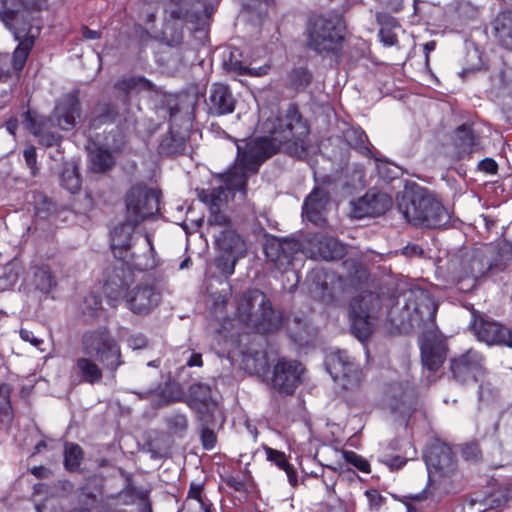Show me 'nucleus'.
I'll use <instances>...</instances> for the list:
<instances>
[{
  "label": "nucleus",
  "instance_id": "obj_1",
  "mask_svg": "<svg viewBox=\"0 0 512 512\" xmlns=\"http://www.w3.org/2000/svg\"><path fill=\"white\" fill-rule=\"evenodd\" d=\"M267 130L270 137L242 140L237 144V158L226 174V187L219 186L199 192V199L208 205L210 211L222 209L227 203L228 191L245 193L248 177L256 174L262 163L278 151L282 150L297 158L307 155L306 138L309 129L295 108L291 107L284 116L271 120Z\"/></svg>",
  "mask_w": 512,
  "mask_h": 512
},
{
  "label": "nucleus",
  "instance_id": "obj_2",
  "mask_svg": "<svg viewBox=\"0 0 512 512\" xmlns=\"http://www.w3.org/2000/svg\"><path fill=\"white\" fill-rule=\"evenodd\" d=\"M512 263V245L487 244L456 255L448 263L450 280L463 291L471 290L482 277L503 272Z\"/></svg>",
  "mask_w": 512,
  "mask_h": 512
},
{
  "label": "nucleus",
  "instance_id": "obj_3",
  "mask_svg": "<svg viewBox=\"0 0 512 512\" xmlns=\"http://www.w3.org/2000/svg\"><path fill=\"white\" fill-rule=\"evenodd\" d=\"M135 196L145 197V194L138 190L131 194L128 202V216H126L125 222L116 226L111 233V248L116 258L123 262H131L135 267L143 270L147 269L152 264L149 262L142 263L140 261V255L133 250V246L137 240H140L143 248L145 249V257L148 256L149 258H152L154 253L153 244L148 234L144 236H137L135 238L133 233L139 223L144 221L146 218L155 215L156 200L153 195L148 197L146 206L144 210H142V214L139 215V211L135 210Z\"/></svg>",
  "mask_w": 512,
  "mask_h": 512
},
{
  "label": "nucleus",
  "instance_id": "obj_4",
  "mask_svg": "<svg viewBox=\"0 0 512 512\" xmlns=\"http://www.w3.org/2000/svg\"><path fill=\"white\" fill-rule=\"evenodd\" d=\"M132 281L131 272L124 267L115 268L113 274L105 282V293L111 301L125 298L128 309L137 315L151 313L162 300V289L153 282H145L136 285L127 291Z\"/></svg>",
  "mask_w": 512,
  "mask_h": 512
},
{
  "label": "nucleus",
  "instance_id": "obj_5",
  "mask_svg": "<svg viewBox=\"0 0 512 512\" xmlns=\"http://www.w3.org/2000/svg\"><path fill=\"white\" fill-rule=\"evenodd\" d=\"M398 210L408 223L421 228L440 229L451 219L436 196L422 187L406 192L398 202Z\"/></svg>",
  "mask_w": 512,
  "mask_h": 512
},
{
  "label": "nucleus",
  "instance_id": "obj_6",
  "mask_svg": "<svg viewBox=\"0 0 512 512\" xmlns=\"http://www.w3.org/2000/svg\"><path fill=\"white\" fill-rule=\"evenodd\" d=\"M239 320L259 333L275 332L282 326L283 315L272 307L265 293L258 289L244 292L237 301Z\"/></svg>",
  "mask_w": 512,
  "mask_h": 512
},
{
  "label": "nucleus",
  "instance_id": "obj_7",
  "mask_svg": "<svg viewBox=\"0 0 512 512\" xmlns=\"http://www.w3.org/2000/svg\"><path fill=\"white\" fill-rule=\"evenodd\" d=\"M82 349L86 355L96 357L112 373L124 364L120 346L107 328L86 332L82 337Z\"/></svg>",
  "mask_w": 512,
  "mask_h": 512
},
{
  "label": "nucleus",
  "instance_id": "obj_8",
  "mask_svg": "<svg viewBox=\"0 0 512 512\" xmlns=\"http://www.w3.org/2000/svg\"><path fill=\"white\" fill-rule=\"evenodd\" d=\"M343 27L340 20L317 16L307 26V45L319 54L336 52L343 41Z\"/></svg>",
  "mask_w": 512,
  "mask_h": 512
},
{
  "label": "nucleus",
  "instance_id": "obj_9",
  "mask_svg": "<svg viewBox=\"0 0 512 512\" xmlns=\"http://www.w3.org/2000/svg\"><path fill=\"white\" fill-rule=\"evenodd\" d=\"M380 310L381 300L376 293L365 292L352 299L349 309L351 330L359 340L371 335Z\"/></svg>",
  "mask_w": 512,
  "mask_h": 512
},
{
  "label": "nucleus",
  "instance_id": "obj_10",
  "mask_svg": "<svg viewBox=\"0 0 512 512\" xmlns=\"http://www.w3.org/2000/svg\"><path fill=\"white\" fill-rule=\"evenodd\" d=\"M405 310L409 315V324L412 327L435 328L437 304L431 295L424 289L415 288L406 294Z\"/></svg>",
  "mask_w": 512,
  "mask_h": 512
},
{
  "label": "nucleus",
  "instance_id": "obj_11",
  "mask_svg": "<svg viewBox=\"0 0 512 512\" xmlns=\"http://www.w3.org/2000/svg\"><path fill=\"white\" fill-rule=\"evenodd\" d=\"M325 364L334 381L339 382L344 389H353L360 384L362 371L346 351L330 353Z\"/></svg>",
  "mask_w": 512,
  "mask_h": 512
},
{
  "label": "nucleus",
  "instance_id": "obj_12",
  "mask_svg": "<svg viewBox=\"0 0 512 512\" xmlns=\"http://www.w3.org/2000/svg\"><path fill=\"white\" fill-rule=\"evenodd\" d=\"M304 367L296 360L279 359L269 380L271 387L282 395H292L302 381Z\"/></svg>",
  "mask_w": 512,
  "mask_h": 512
},
{
  "label": "nucleus",
  "instance_id": "obj_13",
  "mask_svg": "<svg viewBox=\"0 0 512 512\" xmlns=\"http://www.w3.org/2000/svg\"><path fill=\"white\" fill-rule=\"evenodd\" d=\"M263 249L267 260L272 263L275 268L285 272L292 266L296 255L299 252H303V243H299L294 239L268 237L264 243Z\"/></svg>",
  "mask_w": 512,
  "mask_h": 512
},
{
  "label": "nucleus",
  "instance_id": "obj_14",
  "mask_svg": "<svg viewBox=\"0 0 512 512\" xmlns=\"http://www.w3.org/2000/svg\"><path fill=\"white\" fill-rule=\"evenodd\" d=\"M470 328L479 341L512 348V330L500 323L475 319Z\"/></svg>",
  "mask_w": 512,
  "mask_h": 512
},
{
  "label": "nucleus",
  "instance_id": "obj_15",
  "mask_svg": "<svg viewBox=\"0 0 512 512\" xmlns=\"http://www.w3.org/2000/svg\"><path fill=\"white\" fill-rule=\"evenodd\" d=\"M303 253L315 260L332 261L344 256L345 247L333 237L313 236L303 243Z\"/></svg>",
  "mask_w": 512,
  "mask_h": 512
},
{
  "label": "nucleus",
  "instance_id": "obj_16",
  "mask_svg": "<svg viewBox=\"0 0 512 512\" xmlns=\"http://www.w3.org/2000/svg\"><path fill=\"white\" fill-rule=\"evenodd\" d=\"M483 356L473 349L451 360L450 368L455 379L460 382L477 380L484 372Z\"/></svg>",
  "mask_w": 512,
  "mask_h": 512
},
{
  "label": "nucleus",
  "instance_id": "obj_17",
  "mask_svg": "<svg viewBox=\"0 0 512 512\" xmlns=\"http://www.w3.org/2000/svg\"><path fill=\"white\" fill-rule=\"evenodd\" d=\"M352 215L361 219L384 214L392 205L391 197L383 192L368 191L363 197L352 203Z\"/></svg>",
  "mask_w": 512,
  "mask_h": 512
},
{
  "label": "nucleus",
  "instance_id": "obj_18",
  "mask_svg": "<svg viewBox=\"0 0 512 512\" xmlns=\"http://www.w3.org/2000/svg\"><path fill=\"white\" fill-rule=\"evenodd\" d=\"M80 116V104L76 93H68L62 96L54 108L53 114L47 120L51 125L63 130L72 129L76 119Z\"/></svg>",
  "mask_w": 512,
  "mask_h": 512
},
{
  "label": "nucleus",
  "instance_id": "obj_19",
  "mask_svg": "<svg viewBox=\"0 0 512 512\" xmlns=\"http://www.w3.org/2000/svg\"><path fill=\"white\" fill-rule=\"evenodd\" d=\"M445 340L438 336L434 329L423 335L421 342V359L425 367L431 371L437 370L446 358Z\"/></svg>",
  "mask_w": 512,
  "mask_h": 512
},
{
  "label": "nucleus",
  "instance_id": "obj_20",
  "mask_svg": "<svg viewBox=\"0 0 512 512\" xmlns=\"http://www.w3.org/2000/svg\"><path fill=\"white\" fill-rule=\"evenodd\" d=\"M425 461L429 469L448 476L456 470V460L451 448L444 443H436L428 448Z\"/></svg>",
  "mask_w": 512,
  "mask_h": 512
},
{
  "label": "nucleus",
  "instance_id": "obj_21",
  "mask_svg": "<svg viewBox=\"0 0 512 512\" xmlns=\"http://www.w3.org/2000/svg\"><path fill=\"white\" fill-rule=\"evenodd\" d=\"M208 113L214 116L230 114L235 109L236 100L227 85L214 83L205 100Z\"/></svg>",
  "mask_w": 512,
  "mask_h": 512
},
{
  "label": "nucleus",
  "instance_id": "obj_22",
  "mask_svg": "<svg viewBox=\"0 0 512 512\" xmlns=\"http://www.w3.org/2000/svg\"><path fill=\"white\" fill-rule=\"evenodd\" d=\"M330 200L329 192L321 187H316L306 197L303 204V215L310 222L322 226L325 224V213Z\"/></svg>",
  "mask_w": 512,
  "mask_h": 512
},
{
  "label": "nucleus",
  "instance_id": "obj_23",
  "mask_svg": "<svg viewBox=\"0 0 512 512\" xmlns=\"http://www.w3.org/2000/svg\"><path fill=\"white\" fill-rule=\"evenodd\" d=\"M20 18L21 15H18L12 20H6L10 25V30L13 32L15 39L18 41V46L14 50L12 57V66L15 71H20L24 67L35 40V35H28V29L26 27H17L16 22Z\"/></svg>",
  "mask_w": 512,
  "mask_h": 512
},
{
  "label": "nucleus",
  "instance_id": "obj_24",
  "mask_svg": "<svg viewBox=\"0 0 512 512\" xmlns=\"http://www.w3.org/2000/svg\"><path fill=\"white\" fill-rule=\"evenodd\" d=\"M214 238L220 253L232 254L235 257H244L246 254L245 241L233 228L221 229L219 234L214 231Z\"/></svg>",
  "mask_w": 512,
  "mask_h": 512
},
{
  "label": "nucleus",
  "instance_id": "obj_25",
  "mask_svg": "<svg viewBox=\"0 0 512 512\" xmlns=\"http://www.w3.org/2000/svg\"><path fill=\"white\" fill-rule=\"evenodd\" d=\"M22 123L24 127L39 137V142L47 147L58 145L62 137L56 133L45 131L48 123L47 119L35 117L30 111L23 113Z\"/></svg>",
  "mask_w": 512,
  "mask_h": 512
},
{
  "label": "nucleus",
  "instance_id": "obj_26",
  "mask_svg": "<svg viewBox=\"0 0 512 512\" xmlns=\"http://www.w3.org/2000/svg\"><path fill=\"white\" fill-rule=\"evenodd\" d=\"M128 106H123L120 110L114 103H100L94 110L93 117L90 119V127L98 128L105 123L115 122L118 119H126Z\"/></svg>",
  "mask_w": 512,
  "mask_h": 512
},
{
  "label": "nucleus",
  "instance_id": "obj_27",
  "mask_svg": "<svg viewBox=\"0 0 512 512\" xmlns=\"http://www.w3.org/2000/svg\"><path fill=\"white\" fill-rule=\"evenodd\" d=\"M114 88L123 94L120 98L122 106L129 105V94L143 90L156 91L155 85L144 77H129L117 81Z\"/></svg>",
  "mask_w": 512,
  "mask_h": 512
},
{
  "label": "nucleus",
  "instance_id": "obj_28",
  "mask_svg": "<svg viewBox=\"0 0 512 512\" xmlns=\"http://www.w3.org/2000/svg\"><path fill=\"white\" fill-rule=\"evenodd\" d=\"M494 35L501 46L512 50V11L499 13L492 22Z\"/></svg>",
  "mask_w": 512,
  "mask_h": 512
},
{
  "label": "nucleus",
  "instance_id": "obj_29",
  "mask_svg": "<svg viewBox=\"0 0 512 512\" xmlns=\"http://www.w3.org/2000/svg\"><path fill=\"white\" fill-rule=\"evenodd\" d=\"M74 371L82 382L91 385L100 383L103 378L102 369L89 357H79L76 359Z\"/></svg>",
  "mask_w": 512,
  "mask_h": 512
},
{
  "label": "nucleus",
  "instance_id": "obj_30",
  "mask_svg": "<svg viewBox=\"0 0 512 512\" xmlns=\"http://www.w3.org/2000/svg\"><path fill=\"white\" fill-rule=\"evenodd\" d=\"M29 283L34 286L36 290L47 294L56 287L57 280L48 265H40L32 268Z\"/></svg>",
  "mask_w": 512,
  "mask_h": 512
},
{
  "label": "nucleus",
  "instance_id": "obj_31",
  "mask_svg": "<svg viewBox=\"0 0 512 512\" xmlns=\"http://www.w3.org/2000/svg\"><path fill=\"white\" fill-rule=\"evenodd\" d=\"M476 146L473 130L468 125H461L455 131L456 158L458 160L470 156Z\"/></svg>",
  "mask_w": 512,
  "mask_h": 512
},
{
  "label": "nucleus",
  "instance_id": "obj_32",
  "mask_svg": "<svg viewBox=\"0 0 512 512\" xmlns=\"http://www.w3.org/2000/svg\"><path fill=\"white\" fill-rule=\"evenodd\" d=\"M162 40L171 47L179 46L183 41V25L164 19Z\"/></svg>",
  "mask_w": 512,
  "mask_h": 512
},
{
  "label": "nucleus",
  "instance_id": "obj_33",
  "mask_svg": "<svg viewBox=\"0 0 512 512\" xmlns=\"http://www.w3.org/2000/svg\"><path fill=\"white\" fill-rule=\"evenodd\" d=\"M266 455L268 460L274 462L280 469H283L286 472L289 483L296 486L297 474L287 462L285 454L272 448H266Z\"/></svg>",
  "mask_w": 512,
  "mask_h": 512
},
{
  "label": "nucleus",
  "instance_id": "obj_34",
  "mask_svg": "<svg viewBox=\"0 0 512 512\" xmlns=\"http://www.w3.org/2000/svg\"><path fill=\"white\" fill-rule=\"evenodd\" d=\"M140 191V192H143V194H145V197L144 196H141V197H138V196H135L134 197V200H135V210H138L139 211V215L142 214V210H144L145 206H146V203H147V199L148 197H150L151 195L154 196L155 200H156V209H155V214L158 212L159 210V194L156 190L154 189H149V188H146V187H141V186H135V187H132L130 189V191L128 192L127 196H126V209L128 210V202L130 200V196L131 194L134 192V191Z\"/></svg>",
  "mask_w": 512,
  "mask_h": 512
},
{
  "label": "nucleus",
  "instance_id": "obj_35",
  "mask_svg": "<svg viewBox=\"0 0 512 512\" xmlns=\"http://www.w3.org/2000/svg\"><path fill=\"white\" fill-rule=\"evenodd\" d=\"M83 458L82 448L74 443H68L64 449V464L70 471H75Z\"/></svg>",
  "mask_w": 512,
  "mask_h": 512
},
{
  "label": "nucleus",
  "instance_id": "obj_36",
  "mask_svg": "<svg viewBox=\"0 0 512 512\" xmlns=\"http://www.w3.org/2000/svg\"><path fill=\"white\" fill-rule=\"evenodd\" d=\"M114 164L112 154L103 149H98L91 154V167L93 171L104 172L110 169Z\"/></svg>",
  "mask_w": 512,
  "mask_h": 512
},
{
  "label": "nucleus",
  "instance_id": "obj_37",
  "mask_svg": "<svg viewBox=\"0 0 512 512\" xmlns=\"http://www.w3.org/2000/svg\"><path fill=\"white\" fill-rule=\"evenodd\" d=\"M61 185L74 194L80 189V177L75 165L66 167L60 177Z\"/></svg>",
  "mask_w": 512,
  "mask_h": 512
},
{
  "label": "nucleus",
  "instance_id": "obj_38",
  "mask_svg": "<svg viewBox=\"0 0 512 512\" xmlns=\"http://www.w3.org/2000/svg\"><path fill=\"white\" fill-rule=\"evenodd\" d=\"M345 138L352 147L360 151L362 154L368 155L370 153V150L366 145L368 139L363 130L349 129L345 133Z\"/></svg>",
  "mask_w": 512,
  "mask_h": 512
},
{
  "label": "nucleus",
  "instance_id": "obj_39",
  "mask_svg": "<svg viewBox=\"0 0 512 512\" xmlns=\"http://www.w3.org/2000/svg\"><path fill=\"white\" fill-rule=\"evenodd\" d=\"M226 228H232V225L228 216L222 212V209L210 211L208 232L214 236V231L219 234V230Z\"/></svg>",
  "mask_w": 512,
  "mask_h": 512
},
{
  "label": "nucleus",
  "instance_id": "obj_40",
  "mask_svg": "<svg viewBox=\"0 0 512 512\" xmlns=\"http://www.w3.org/2000/svg\"><path fill=\"white\" fill-rule=\"evenodd\" d=\"M307 327V320L303 316L294 315L287 320V329L291 336L297 341L304 340V332Z\"/></svg>",
  "mask_w": 512,
  "mask_h": 512
},
{
  "label": "nucleus",
  "instance_id": "obj_41",
  "mask_svg": "<svg viewBox=\"0 0 512 512\" xmlns=\"http://www.w3.org/2000/svg\"><path fill=\"white\" fill-rule=\"evenodd\" d=\"M396 27H399V23L395 18L392 17L388 18L385 23H382L379 36L385 45L392 46L397 43V35L392 30Z\"/></svg>",
  "mask_w": 512,
  "mask_h": 512
},
{
  "label": "nucleus",
  "instance_id": "obj_42",
  "mask_svg": "<svg viewBox=\"0 0 512 512\" xmlns=\"http://www.w3.org/2000/svg\"><path fill=\"white\" fill-rule=\"evenodd\" d=\"M190 394L194 402L203 404L207 409L211 400V390L208 385L197 383L191 386Z\"/></svg>",
  "mask_w": 512,
  "mask_h": 512
},
{
  "label": "nucleus",
  "instance_id": "obj_43",
  "mask_svg": "<svg viewBox=\"0 0 512 512\" xmlns=\"http://www.w3.org/2000/svg\"><path fill=\"white\" fill-rule=\"evenodd\" d=\"M241 257H235L232 254L221 253L216 259V267L225 275H232L235 270V265Z\"/></svg>",
  "mask_w": 512,
  "mask_h": 512
},
{
  "label": "nucleus",
  "instance_id": "obj_44",
  "mask_svg": "<svg viewBox=\"0 0 512 512\" xmlns=\"http://www.w3.org/2000/svg\"><path fill=\"white\" fill-rule=\"evenodd\" d=\"M21 15V18L16 22V25L18 28L26 27L28 29V35H33L31 33L32 27L29 21V12L26 10L22 11H7L4 14L3 21L5 25L10 29V25L7 23L6 20H12L14 17Z\"/></svg>",
  "mask_w": 512,
  "mask_h": 512
},
{
  "label": "nucleus",
  "instance_id": "obj_45",
  "mask_svg": "<svg viewBox=\"0 0 512 512\" xmlns=\"http://www.w3.org/2000/svg\"><path fill=\"white\" fill-rule=\"evenodd\" d=\"M187 0H172L175 4H178V7H171L165 11L166 16L165 19L170 20L171 22H179L186 18L188 14V9L184 8V4H186Z\"/></svg>",
  "mask_w": 512,
  "mask_h": 512
},
{
  "label": "nucleus",
  "instance_id": "obj_46",
  "mask_svg": "<svg viewBox=\"0 0 512 512\" xmlns=\"http://www.w3.org/2000/svg\"><path fill=\"white\" fill-rule=\"evenodd\" d=\"M344 459L346 462L355 466L358 470L364 473L370 472V464L366 459L358 455L353 451H344L343 452Z\"/></svg>",
  "mask_w": 512,
  "mask_h": 512
},
{
  "label": "nucleus",
  "instance_id": "obj_47",
  "mask_svg": "<svg viewBox=\"0 0 512 512\" xmlns=\"http://www.w3.org/2000/svg\"><path fill=\"white\" fill-rule=\"evenodd\" d=\"M101 307L102 302L100 297L91 293L84 299L83 313L87 314L88 316H95Z\"/></svg>",
  "mask_w": 512,
  "mask_h": 512
},
{
  "label": "nucleus",
  "instance_id": "obj_48",
  "mask_svg": "<svg viewBox=\"0 0 512 512\" xmlns=\"http://www.w3.org/2000/svg\"><path fill=\"white\" fill-rule=\"evenodd\" d=\"M311 75L308 70L304 68L294 69L290 74L291 83L297 87H305L310 83Z\"/></svg>",
  "mask_w": 512,
  "mask_h": 512
},
{
  "label": "nucleus",
  "instance_id": "obj_49",
  "mask_svg": "<svg viewBox=\"0 0 512 512\" xmlns=\"http://www.w3.org/2000/svg\"><path fill=\"white\" fill-rule=\"evenodd\" d=\"M179 512H210V504L206 500H185Z\"/></svg>",
  "mask_w": 512,
  "mask_h": 512
},
{
  "label": "nucleus",
  "instance_id": "obj_50",
  "mask_svg": "<svg viewBox=\"0 0 512 512\" xmlns=\"http://www.w3.org/2000/svg\"><path fill=\"white\" fill-rule=\"evenodd\" d=\"M168 427L174 432H182L187 428V419L183 414H172L166 418Z\"/></svg>",
  "mask_w": 512,
  "mask_h": 512
},
{
  "label": "nucleus",
  "instance_id": "obj_51",
  "mask_svg": "<svg viewBox=\"0 0 512 512\" xmlns=\"http://www.w3.org/2000/svg\"><path fill=\"white\" fill-rule=\"evenodd\" d=\"M24 158L26 165L30 168L31 174L35 176L37 174V157L35 147L30 146L24 150Z\"/></svg>",
  "mask_w": 512,
  "mask_h": 512
},
{
  "label": "nucleus",
  "instance_id": "obj_52",
  "mask_svg": "<svg viewBox=\"0 0 512 512\" xmlns=\"http://www.w3.org/2000/svg\"><path fill=\"white\" fill-rule=\"evenodd\" d=\"M180 399L179 396H174L172 392H169L167 390H162L159 394L158 400H153V406L154 407H163L170 403L176 402Z\"/></svg>",
  "mask_w": 512,
  "mask_h": 512
},
{
  "label": "nucleus",
  "instance_id": "obj_53",
  "mask_svg": "<svg viewBox=\"0 0 512 512\" xmlns=\"http://www.w3.org/2000/svg\"><path fill=\"white\" fill-rule=\"evenodd\" d=\"M201 439L203 446L206 449H211L214 447L216 443V435L213 430L208 428H203L201 432Z\"/></svg>",
  "mask_w": 512,
  "mask_h": 512
},
{
  "label": "nucleus",
  "instance_id": "obj_54",
  "mask_svg": "<svg viewBox=\"0 0 512 512\" xmlns=\"http://www.w3.org/2000/svg\"><path fill=\"white\" fill-rule=\"evenodd\" d=\"M128 345L133 350L142 349V348H145L147 346V339L142 334L131 335L128 338Z\"/></svg>",
  "mask_w": 512,
  "mask_h": 512
},
{
  "label": "nucleus",
  "instance_id": "obj_55",
  "mask_svg": "<svg viewBox=\"0 0 512 512\" xmlns=\"http://www.w3.org/2000/svg\"><path fill=\"white\" fill-rule=\"evenodd\" d=\"M478 168L480 171H483L488 174H495L498 169V165L492 158H485L478 164Z\"/></svg>",
  "mask_w": 512,
  "mask_h": 512
},
{
  "label": "nucleus",
  "instance_id": "obj_56",
  "mask_svg": "<svg viewBox=\"0 0 512 512\" xmlns=\"http://www.w3.org/2000/svg\"><path fill=\"white\" fill-rule=\"evenodd\" d=\"M203 485L201 483H191L186 500H205L202 497Z\"/></svg>",
  "mask_w": 512,
  "mask_h": 512
},
{
  "label": "nucleus",
  "instance_id": "obj_57",
  "mask_svg": "<svg viewBox=\"0 0 512 512\" xmlns=\"http://www.w3.org/2000/svg\"><path fill=\"white\" fill-rule=\"evenodd\" d=\"M227 68L231 71H234L240 75H244L248 73L249 67L244 66L240 61L233 60L230 58L229 62L226 63Z\"/></svg>",
  "mask_w": 512,
  "mask_h": 512
},
{
  "label": "nucleus",
  "instance_id": "obj_58",
  "mask_svg": "<svg viewBox=\"0 0 512 512\" xmlns=\"http://www.w3.org/2000/svg\"><path fill=\"white\" fill-rule=\"evenodd\" d=\"M7 62V56L0 57V82H6L11 77Z\"/></svg>",
  "mask_w": 512,
  "mask_h": 512
},
{
  "label": "nucleus",
  "instance_id": "obj_59",
  "mask_svg": "<svg viewBox=\"0 0 512 512\" xmlns=\"http://www.w3.org/2000/svg\"><path fill=\"white\" fill-rule=\"evenodd\" d=\"M20 336L24 341L30 342L35 347H39L43 343V340L35 337L31 331L26 329L20 330Z\"/></svg>",
  "mask_w": 512,
  "mask_h": 512
},
{
  "label": "nucleus",
  "instance_id": "obj_60",
  "mask_svg": "<svg viewBox=\"0 0 512 512\" xmlns=\"http://www.w3.org/2000/svg\"><path fill=\"white\" fill-rule=\"evenodd\" d=\"M494 388L489 383H482L479 386V398L480 400H486L490 396L494 395Z\"/></svg>",
  "mask_w": 512,
  "mask_h": 512
},
{
  "label": "nucleus",
  "instance_id": "obj_61",
  "mask_svg": "<svg viewBox=\"0 0 512 512\" xmlns=\"http://www.w3.org/2000/svg\"><path fill=\"white\" fill-rule=\"evenodd\" d=\"M4 278L8 281V284L5 287L12 286L18 280V272L14 269V266H10L6 268V272Z\"/></svg>",
  "mask_w": 512,
  "mask_h": 512
},
{
  "label": "nucleus",
  "instance_id": "obj_62",
  "mask_svg": "<svg viewBox=\"0 0 512 512\" xmlns=\"http://www.w3.org/2000/svg\"><path fill=\"white\" fill-rule=\"evenodd\" d=\"M157 391L158 389L151 385L144 391H132V393L136 394L138 398L141 400H147L150 399L153 395H155Z\"/></svg>",
  "mask_w": 512,
  "mask_h": 512
},
{
  "label": "nucleus",
  "instance_id": "obj_63",
  "mask_svg": "<svg viewBox=\"0 0 512 512\" xmlns=\"http://www.w3.org/2000/svg\"><path fill=\"white\" fill-rule=\"evenodd\" d=\"M423 250L416 244L407 245L403 248V254L408 257L422 255Z\"/></svg>",
  "mask_w": 512,
  "mask_h": 512
},
{
  "label": "nucleus",
  "instance_id": "obj_64",
  "mask_svg": "<svg viewBox=\"0 0 512 512\" xmlns=\"http://www.w3.org/2000/svg\"><path fill=\"white\" fill-rule=\"evenodd\" d=\"M82 37L86 40H96L101 37V34L97 30H91L88 27L84 26L81 28Z\"/></svg>",
  "mask_w": 512,
  "mask_h": 512
}]
</instances>
